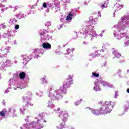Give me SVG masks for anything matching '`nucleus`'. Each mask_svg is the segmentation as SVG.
Instances as JSON below:
<instances>
[{
    "instance_id": "obj_28",
    "label": "nucleus",
    "mask_w": 129,
    "mask_h": 129,
    "mask_svg": "<svg viewBox=\"0 0 129 129\" xmlns=\"http://www.w3.org/2000/svg\"><path fill=\"white\" fill-rule=\"evenodd\" d=\"M33 52L34 53V54H39V53H40V50L39 49H33Z\"/></svg>"
},
{
    "instance_id": "obj_14",
    "label": "nucleus",
    "mask_w": 129,
    "mask_h": 129,
    "mask_svg": "<svg viewBox=\"0 0 129 129\" xmlns=\"http://www.w3.org/2000/svg\"><path fill=\"white\" fill-rule=\"evenodd\" d=\"M42 47L46 50H50L51 49V44L48 43H44L42 44Z\"/></svg>"
},
{
    "instance_id": "obj_36",
    "label": "nucleus",
    "mask_w": 129,
    "mask_h": 129,
    "mask_svg": "<svg viewBox=\"0 0 129 129\" xmlns=\"http://www.w3.org/2000/svg\"><path fill=\"white\" fill-rule=\"evenodd\" d=\"M0 27H2V28L3 29H6V28H7V26H6V25H4V24H1V25H0Z\"/></svg>"
},
{
    "instance_id": "obj_24",
    "label": "nucleus",
    "mask_w": 129,
    "mask_h": 129,
    "mask_svg": "<svg viewBox=\"0 0 129 129\" xmlns=\"http://www.w3.org/2000/svg\"><path fill=\"white\" fill-rule=\"evenodd\" d=\"M18 18L19 19H25V15L20 13L18 15Z\"/></svg>"
},
{
    "instance_id": "obj_21",
    "label": "nucleus",
    "mask_w": 129,
    "mask_h": 129,
    "mask_svg": "<svg viewBox=\"0 0 129 129\" xmlns=\"http://www.w3.org/2000/svg\"><path fill=\"white\" fill-rule=\"evenodd\" d=\"M57 128H59V129L65 128V122L61 123L60 125L57 126Z\"/></svg>"
},
{
    "instance_id": "obj_58",
    "label": "nucleus",
    "mask_w": 129,
    "mask_h": 129,
    "mask_svg": "<svg viewBox=\"0 0 129 129\" xmlns=\"http://www.w3.org/2000/svg\"><path fill=\"white\" fill-rule=\"evenodd\" d=\"M103 33H104V30H102V31H101V34H103Z\"/></svg>"
},
{
    "instance_id": "obj_39",
    "label": "nucleus",
    "mask_w": 129,
    "mask_h": 129,
    "mask_svg": "<svg viewBox=\"0 0 129 129\" xmlns=\"http://www.w3.org/2000/svg\"><path fill=\"white\" fill-rule=\"evenodd\" d=\"M43 8H47V3H44L43 4Z\"/></svg>"
},
{
    "instance_id": "obj_52",
    "label": "nucleus",
    "mask_w": 129,
    "mask_h": 129,
    "mask_svg": "<svg viewBox=\"0 0 129 129\" xmlns=\"http://www.w3.org/2000/svg\"><path fill=\"white\" fill-rule=\"evenodd\" d=\"M74 10H76V9L72 10L71 12V14H72V13H74Z\"/></svg>"
},
{
    "instance_id": "obj_55",
    "label": "nucleus",
    "mask_w": 129,
    "mask_h": 129,
    "mask_svg": "<svg viewBox=\"0 0 129 129\" xmlns=\"http://www.w3.org/2000/svg\"><path fill=\"white\" fill-rule=\"evenodd\" d=\"M6 102H5V101L2 102V104H3V105H5Z\"/></svg>"
},
{
    "instance_id": "obj_11",
    "label": "nucleus",
    "mask_w": 129,
    "mask_h": 129,
    "mask_svg": "<svg viewBox=\"0 0 129 129\" xmlns=\"http://www.w3.org/2000/svg\"><path fill=\"white\" fill-rule=\"evenodd\" d=\"M41 35H43V36H41V38H44L45 40H49L50 39V35H48V32L46 31H43L42 33H41Z\"/></svg>"
},
{
    "instance_id": "obj_32",
    "label": "nucleus",
    "mask_w": 129,
    "mask_h": 129,
    "mask_svg": "<svg viewBox=\"0 0 129 129\" xmlns=\"http://www.w3.org/2000/svg\"><path fill=\"white\" fill-rule=\"evenodd\" d=\"M45 26L46 27H50L51 26V22H47L45 23Z\"/></svg>"
},
{
    "instance_id": "obj_6",
    "label": "nucleus",
    "mask_w": 129,
    "mask_h": 129,
    "mask_svg": "<svg viewBox=\"0 0 129 129\" xmlns=\"http://www.w3.org/2000/svg\"><path fill=\"white\" fill-rule=\"evenodd\" d=\"M122 37H124V44L125 47H127L129 45V37L126 33H122L121 34Z\"/></svg>"
},
{
    "instance_id": "obj_18",
    "label": "nucleus",
    "mask_w": 129,
    "mask_h": 129,
    "mask_svg": "<svg viewBox=\"0 0 129 129\" xmlns=\"http://www.w3.org/2000/svg\"><path fill=\"white\" fill-rule=\"evenodd\" d=\"M113 55H114V56H115L117 58H119V57H120V56H121V54L120 53H119L118 52H117V51H116V50H114L113 51Z\"/></svg>"
},
{
    "instance_id": "obj_3",
    "label": "nucleus",
    "mask_w": 129,
    "mask_h": 129,
    "mask_svg": "<svg viewBox=\"0 0 129 129\" xmlns=\"http://www.w3.org/2000/svg\"><path fill=\"white\" fill-rule=\"evenodd\" d=\"M72 78H73V77L71 75H69L68 79L64 81L62 86L60 88V90L61 91L62 93H66L67 89L70 87L71 84H73V81L72 80Z\"/></svg>"
},
{
    "instance_id": "obj_56",
    "label": "nucleus",
    "mask_w": 129,
    "mask_h": 129,
    "mask_svg": "<svg viewBox=\"0 0 129 129\" xmlns=\"http://www.w3.org/2000/svg\"><path fill=\"white\" fill-rule=\"evenodd\" d=\"M14 62L15 64H17L18 63V60H15Z\"/></svg>"
},
{
    "instance_id": "obj_53",
    "label": "nucleus",
    "mask_w": 129,
    "mask_h": 129,
    "mask_svg": "<svg viewBox=\"0 0 129 129\" xmlns=\"http://www.w3.org/2000/svg\"><path fill=\"white\" fill-rule=\"evenodd\" d=\"M126 91H127V93H129V88L127 89Z\"/></svg>"
},
{
    "instance_id": "obj_48",
    "label": "nucleus",
    "mask_w": 129,
    "mask_h": 129,
    "mask_svg": "<svg viewBox=\"0 0 129 129\" xmlns=\"http://www.w3.org/2000/svg\"><path fill=\"white\" fill-rule=\"evenodd\" d=\"M2 66L3 68L6 67V64H5L4 62H3V64H2Z\"/></svg>"
},
{
    "instance_id": "obj_30",
    "label": "nucleus",
    "mask_w": 129,
    "mask_h": 129,
    "mask_svg": "<svg viewBox=\"0 0 129 129\" xmlns=\"http://www.w3.org/2000/svg\"><path fill=\"white\" fill-rule=\"evenodd\" d=\"M43 114H44V113H40V114L38 115V117L36 118H42V117H43Z\"/></svg>"
},
{
    "instance_id": "obj_41",
    "label": "nucleus",
    "mask_w": 129,
    "mask_h": 129,
    "mask_svg": "<svg viewBox=\"0 0 129 129\" xmlns=\"http://www.w3.org/2000/svg\"><path fill=\"white\" fill-rule=\"evenodd\" d=\"M67 53H68V54H70V52H71V49H68L67 50Z\"/></svg>"
},
{
    "instance_id": "obj_5",
    "label": "nucleus",
    "mask_w": 129,
    "mask_h": 129,
    "mask_svg": "<svg viewBox=\"0 0 129 129\" xmlns=\"http://www.w3.org/2000/svg\"><path fill=\"white\" fill-rule=\"evenodd\" d=\"M49 96L53 100H59L60 98L62 97L58 91H56L52 88L50 89L49 91Z\"/></svg>"
},
{
    "instance_id": "obj_37",
    "label": "nucleus",
    "mask_w": 129,
    "mask_h": 129,
    "mask_svg": "<svg viewBox=\"0 0 129 129\" xmlns=\"http://www.w3.org/2000/svg\"><path fill=\"white\" fill-rule=\"evenodd\" d=\"M25 110H26V109H25V108H23V109L20 108V111H21V114H23V111Z\"/></svg>"
},
{
    "instance_id": "obj_13",
    "label": "nucleus",
    "mask_w": 129,
    "mask_h": 129,
    "mask_svg": "<svg viewBox=\"0 0 129 129\" xmlns=\"http://www.w3.org/2000/svg\"><path fill=\"white\" fill-rule=\"evenodd\" d=\"M76 12H77V10L76 9H75L73 13L69 14V15L67 17V20L71 21V20H72V17L74 16V14H75Z\"/></svg>"
},
{
    "instance_id": "obj_2",
    "label": "nucleus",
    "mask_w": 129,
    "mask_h": 129,
    "mask_svg": "<svg viewBox=\"0 0 129 129\" xmlns=\"http://www.w3.org/2000/svg\"><path fill=\"white\" fill-rule=\"evenodd\" d=\"M84 34H87L89 33V35L92 38H97V37H102V34H97L96 32L94 31V28L91 25H88V26L84 28L83 29Z\"/></svg>"
},
{
    "instance_id": "obj_50",
    "label": "nucleus",
    "mask_w": 129,
    "mask_h": 129,
    "mask_svg": "<svg viewBox=\"0 0 129 129\" xmlns=\"http://www.w3.org/2000/svg\"><path fill=\"white\" fill-rule=\"evenodd\" d=\"M99 104H101V105H102V104H103V102L101 101V102H99Z\"/></svg>"
},
{
    "instance_id": "obj_26",
    "label": "nucleus",
    "mask_w": 129,
    "mask_h": 129,
    "mask_svg": "<svg viewBox=\"0 0 129 129\" xmlns=\"http://www.w3.org/2000/svg\"><path fill=\"white\" fill-rule=\"evenodd\" d=\"M6 116V113L5 112V111H1L0 112V117L1 116L5 117Z\"/></svg>"
},
{
    "instance_id": "obj_64",
    "label": "nucleus",
    "mask_w": 129,
    "mask_h": 129,
    "mask_svg": "<svg viewBox=\"0 0 129 129\" xmlns=\"http://www.w3.org/2000/svg\"><path fill=\"white\" fill-rule=\"evenodd\" d=\"M14 44H16V41H14Z\"/></svg>"
},
{
    "instance_id": "obj_49",
    "label": "nucleus",
    "mask_w": 129,
    "mask_h": 129,
    "mask_svg": "<svg viewBox=\"0 0 129 129\" xmlns=\"http://www.w3.org/2000/svg\"><path fill=\"white\" fill-rule=\"evenodd\" d=\"M103 67H105L106 66V62H105L103 63V65H102Z\"/></svg>"
},
{
    "instance_id": "obj_35",
    "label": "nucleus",
    "mask_w": 129,
    "mask_h": 129,
    "mask_svg": "<svg viewBox=\"0 0 129 129\" xmlns=\"http://www.w3.org/2000/svg\"><path fill=\"white\" fill-rule=\"evenodd\" d=\"M108 84V83H106L105 82H103L102 83V85L103 86H106V85H107Z\"/></svg>"
},
{
    "instance_id": "obj_16",
    "label": "nucleus",
    "mask_w": 129,
    "mask_h": 129,
    "mask_svg": "<svg viewBox=\"0 0 129 129\" xmlns=\"http://www.w3.org/2000/svg\"><path fill=\"white\" fill-rule=\"evenodd\" d=\"M94 90L95 91H100V88L99 85L97 84V83H95V86L94 87Z\"/></svg>"
},
{
    "instance_id": "obj_46",
    "label": "nucleus",
    "mask_w": 129,
    "mask_h": 129,
    "mask_svg": "<svg viewBox=\"0 0 129 129\" xmlns=\"http://www.w3.org/2000/svg\"><path fill=\"white\" fill-rule=\"evenodd\" d=\"M115 98H116V97H117V96H118V94H117V92H115Z\"/></svg>"
},
{
    "instance_id": "obj_51",
    "label": "nucleus",
    "mask_w": 129,
    "mask_h": 129,
    "mask_svg": "<svg viewBox=\"0 0 129 129\" xmlns=\"http://www.w3.org/2000/svg\"><path fill=\"white\" fill-rule=\"evenodd\" d=\"M117 72H118V73H121V70H118Z\"/></svg>"
},
{
    "instance_id": "obj_60",
    "label": "nucleus",
    "mask_w": 129,
    "mask_h": 129,
    "mask_svg": "<svg viewBox=\"0 0 129 129\" xmlns=\"http://www.w3.org/2000/svg\"><path fill=\"white\" fill-rule=\"evenodd\" d=\"M10 8H11V9H13V6H10Z\"/></svg>"
},
{
    "instance_id": "obj_10",
    "label": "nucleus",
    "mask_w": 129,
    "mask_h": 129,
    "mask_svg": "<svg viewBox=\"0 0 129 129\" xmlns=\"http://www.w3.org/2000/svg\"><path fill=\"white\" fill-rule=\"evenodd\" d=\"M122 8H123V5L116 4L115 5H114L113 9V10H114L115 12H118V11H119V10H121Z\"/></svg>"
},
{
    "instance_id": "obj_33",
    "label": "nucleus",
    "mask_w": 129,
    "mask_h": 129,
    "mask_svg": "<svg viewBox=\"0 0 129 129\" xmlns=\"http://www.w3.org/2000/svg\"><path fill=\"white\" fill-rule=\"evenodd\" d=\"M55 12L58 13V12H60V7H55Z\"/></svg>"
},
{
    "instance_id": "obj_63",
    "label": "nucleus",
    "mask_w": 129,
    "mask_h": 129,
    "mask_svg": "<svg viewBox=\"0 0 129 129\" xmlns=\"http://www.w3.org/2000/svg\"><path fill=\"white\" fill-rule=\"evenodd\" d=\"M127 72H128V73H129V70H128L127 71Z\"/></svg>"
},
{
    "instance_id": "obj_4",
    "label": "nucleus",
    "mask_w": 129,
    "mask_h": 129,
    "mask_svg": "<svg viewBox=\"0 0 129 129\" xmlns=\"http://www.w3.org/2000/svg\"><path fill=\"white\" fill-rule=\"evenodd\" d=\"M47 122L46 120H45L43 119H38L37 122L33 121L29 124H24L23 125V127H21V129L35 128V127H36V125H38L39 122H40V123L42 124L43 122Z\"/></svg>"
},
{
    "instance_id": "obj_25",
    "label": "nucleus",
    "mask_w": 129,
    "mask_h": 129,
    "mask_svg": "<svg viewBox=\"0 0 129 129\" xmlns=\"http://www.w3.org/2000/svg\"><path fill=\"white\" fill-rule=\"evenodd\" d=\"M100 7L102 9H104L105 8H107V4H101Z\"/></svg>"
},
{
    "instance_id": "obj_23",
    "label": "nucleus",
    "mask_w": 129,
    "mask_h": 129,
    "mask_svg": "<svg viewBox=\"0 0 129 129\" xmlns=\"http://www.w3.org/2000/svg\"><path fill=\"white\" fill-rule=\"evenodd\" d=\"M6 66H11L12 65V60L11 59H7L5 62Z\"/></svg>"
},
{
    "instance_id": "obj_17",
    "label": "nucleus",
    "mask_w": 129,
    "mask_h": 129,
    "mask_svg": "<svg viewBox=\"0 0 129 129\" xmlns=\"http://www.w3.org/2000/svg\"><path fill=\"white\" fill-rule=\"evenodd\" d=\"M114 37L116 38L117 40H120L122 38V36L121 35L117 34V33L115 31L114 32Z\"/></svg>"
},
{
    "instance_id": "obj_9",
    "label": "nucleus",
    "mask_w": 129,
    "mask_h": 129,
    "mask_svg": "<svg viewBox=\"0 0 129 129\" xmlns=\"http://www.w3.org/2000/svg\"><path fill=\"white\" fill-rule=\"evenodd\" d=\"M22 57H23V60L24 61L23 62V64L24 65H26V64H27V63H28V61H30L31 60V59H32V58H31V57L29 56H27L26 55H21Z\"/></svg>"
},
{
    "instance_id": "obj_59",
    "label": "nucleus",
    "mask_w": 129,
    "mask_h": 129,
    "mask_svg": "<svg viewBox=\"0 0 129 129\" xmlns=\"http://www.w3.org/2000/svg\"><path fill=\"white\" fill-rule=\"evenodd\" d=\"M1 11H2L4 13V12H5V9H2Z\"/></svg>"
},
{
    "instance_id": "obj_12",
    "label": "nucleus",
    "mask_w": 129,
    "mask_h": 129,
    "mask_svg": "<svg viewBox=\"0 0 129 129\" xmlns=\"http://www.w3.org/2000/svg\"><path fill=\"white\" fill-rule=\"evenodd\" d=\"M33 97V95L32 94V93L29 92L27 93V96H25L23 97V101H25V100H26V99L30 100L31 99V98Z\"/></svg>"
},
{
    "instance_id": "obj_1",
    "label": "nucleus",
    "mask_w": 129,
    "mask_h": 129,
    "mask_svg": "<svg viewBox=\"0 0 129 129\" xmlns=\"http://www.w3.org/2000/svg\"><path fill=\"white\" fill-rule=\"evenodd\" d=\"M113 108V105H111V101H106L102 107L100 109V114H106L109 113Z\"/></svg>"
},
{
    "instance_id": "obj_61",
    "label": "nucleus",
    "mask_w": 129,
    "mask_h": 129,
    "mask_svg": "<svg viewBox=\"0 0 129 129\" xmlns=\"http://www.w3.org/2000/svg\"><path fill=\"white\" fill-rule=\"evenodd\" d=\"M93 24H94V25H95V24H96V22H94V23H93Z\"/></svg>"
},
{
    "instance_id": "obj_29",
    "label": "nucleus",
    "mask_w": 129,
    "mask_h": 129,
    "mask_svg": "<svg viewBox=\"0 0 129 129\" xmlns=\"http://www.w3.org/2000/svg\"><path fill=\"white\" fill-rule=\"evenodd\" d=\"M92 75L93 76H95V77H99V74H98L96 73H93Z\"/></svg>"
},
{
    "instance_id": "obj_20",
    "label": "nucleus",
    "mask_w": 129,
    "mask_h": 129,
    "mask_svg": "<svg viewBox=\"0 0 129 129\" xmlns=\"http://www.w3.org/2000/svg\"><path fill=\"white\" fill-rule=\"evenodd\" d=\"M47 107L49 108H50V109H52V108H54V104H53V102H52L50 101H49L48 103Z\"/></svg>"
},
{
    "instance_id": "obj_19",
    "label": "nucleus",
    "mask_w": 129,
    "mask_h": 129,
    "mask_svg": "<svg viewBox=\"0 0 129 129\" xmlns=\"http://www.w3.org/2000/svg\"><path fill=\"white\" fill-rule=\"evenodd\" d=\"M92 112L93 114H95L96 115H99V114H100V111L97 109L92 110Z\"/></svg>"
},
{
    "instance_id": "obj_22",
    "label": "nucleus",
    "mask_w": 129,
    "mask_h": 129,
    "mask_svg": "<svg viewBox=\"0 0 129 129\" xmlns=\"http://www.w3.org/2000/svg\"><path fill=\"white\" fill-rule=\"evenodd\" d=\"M19 77L21 79H24L26 77V74L24 72L21 73L19 75Z\"/></svg>"
},
{
    "instance_id": "obj_15",
    "label": "nucleus",
    "mask_w": 129,
    "mask_h": 129,
    "mask_svg": "<svg viewBox=\"0 0 129 129\" xmlns=\"http://www.w3.org/2000/svg\"><path fill=\"white\" fill-rule=\"evenodd\" d=\"M65 115H66V114H63V112H60L59 117H62V116H64L62 119V120L64 121V122L67 121V117H65Z\"/></svg>"
},
{
    "instance_id": "obj_57",
    "label": "nucleus",
    "mask_w": 129,
    "mask_h": 129,
    "mask_svg": "<svg viewBox=\"0 0 129 129\" xmlns=\"http://www.w3.org/2000/svg\"><path fill=\"white\" fill-rule=\"evenodd\" d=\"M15 10H17V9H18V6L15 7Z\"/></svg>"
},
{
    "instance_id": "obj_45",
    "label": "nucleus",
    "mask_w": 129,
    "mask_h": 129,
    "mask_svg": "<svg viewBox=\"0 0 129 129\" xmlns=\"http://www.w3.org/2000/svg\"><path fill=\"white\" fill-rule=\"evenodd\" d=\"M19 28H20V26L18 25H16L15 26V29L16 30H18V29H19Z\"/></svg>"
},
{
    "instance_id": "obj_42",
    "label": "nucleus",
    "mask_w": 129,
    "mask_h": 129,
    "mask_svg": "<svg viewBox=\"0 0 129 129\" xmlns=\"http://www.w3.org/2000/svg\"><path fill=\"white\" fill-rule=\"evenodd\" d=\"M12 23H13V24H16V23H17V20L16 19H14L12 20Z\"/></svg>"
},
{
    "instance_id": "obj_44",
    "label": "nucleus",
    "mask_w": 129,
    "mask_h": 129,
    "mask_svg": "<svg viewBox=\"0 0 129 129\" xmlns=\"http://www.w3.org/2000/svg\"><path fill=\"white\" fill-rule=\"evenodd\" d=\"M53 110H54V111H55V112H57V111H60V108H57V110L56 109H53Z\"/></svg>"
},
{
    "instance_id": "obj_8",
    "label": "nucleus",
    "mask_w": 129,
    "mask_h": 129,
    "mask_svg": "<svg viewBox=\"0 0 129 129\" xmlns=\"http://www.w3.org/2000/svg\"><path fill=\"white\" fill-rule=\"evenodd\" d=\"M8 113L10 116H17L16 114V109H15V108H10L9 109Z\"/></svg>"
},
{
    "instance_id": "obj_54",
    "label": "nucleus",
    "mask_w": 129,
    "mask_h": 129,
    "mask_svg": "<svg viewBox=\"0 0 129 129\" xmlns=\"http://www.w3.org/2000/svg\"><path fill=\"white\" fill-rule=\"evenodd\" d=\"M61 28H62V25H59V27H58V29H61Z\"/></svg>"
},
{
    "instance_id": "obj_43",
    "label": "nucleus",
    "mask_w": 129,
    "mask_h": 129,
    "mask_svg": "<svg viewBox=\"0 0 129 129\" xmlns=\"http://www.w3.org/2000/svg\"><path fill=\"white\" fill-rule=\"evenodd\" d=\"M107 86H108V87H113V86L112 85H110V84L108 83V84L107 85Z\"/></svg>"
},
{
    "instance_id": "obj_27",
    "label": "nucleus",
    "mask_w": 129,
    "mask_h": 129,
    "mask_svg": "<svg viewBox=\"0 0 129 129\" xmlns=\"http://www.w3.org/2000/svg\"><path fill=\"white\" fill-rule=\"evenodd\" d=\"M41 81H42L43 84H44V83H46L47 82V80H46V77L42 78L41 79Z\"/></svg>"
},
{
    "instance_id": "obj_7",
    "label": "nucleus",
    "mask_w": 129,
    "mask_h": 129,
    "mask_svg": "<svg viewBox=\"0 0 129 129\" xmlns=\"http://www.w3.org/2000/svg\"><path fill=\"white\" fill-rule=\"evenodd\" d=\"M10 47H7V48H3L0 50V56L1 57H7V54L9 52V49Z\"/></svg>"
},
{
    "instance_id": "obj_31",
    "label": "nucleus",
    "mask_w": 129,
    "mask_h": 129,
    "mask_svg": "<svg viewBox=\"0 0 129 129\" xmlns=\"http://www.w3.org/2000/svg\"><path fill=\"white\" fill-rule=\"evenodd\" d=\"M103 52H104V50L103 49H101V50H98V55H101V54H102V53H103Z\"/></svg>"
},
{
    "instance_id": "obj_38",
    "label": "nucleus",
    "mask_w": 129,
    "mask_h": 129,
    "mask_svg": "<svg viewBox=\"0 0 129 129\" xmlns=\"http://www.w3.org/2000/svg\"><path fill=\"white\" fill-rule=\"evenodd\" d=\"M9 88L11 89L12 88V87H9L8 88V89H7V90L5 91V93H9Z\"/></svg>"
},
{
    "instance_id": "obj_62",
    "label": "nucleus",
    "mask_w": 129,
    "mask_h": 129,
    "mask_svg": "<svg viewBox=\"0 0 129 129\" xmlns=\"http://www.w3.org/2000/svg\"><path fill=\"white\" fill-rule=\"evenodd\" d=\"M117 2H120V0H116Z\"/></svg>"
},
{
    "instance_id": "obj_47",
    "label": "nucleus",
    "mask_w": 129,
    "mask_h": 129,
    "mask_svg": "<svg viewBox=\"0 0 129 129\" xmlns=\"http://www.w3.org/2000/svg\"><path fill=\"white\" fill-rule=\"evenodd\" d=\"M83 44H84V45H88V43L87 42L84 41V42H83Z\"/></svg>"
},
{
    "instance_id": "obj_40",
    "label": "nucleus",
    "mask_w": 129,
    "mask_h": 129,
    "mask_svg": "<svg viewBox=\"0 0 129 129\" xmlns=\"http://www.w3.org/2000/svg\"><path fill=\"white\" fill-rule=\"evenodd\" d=\"M80 102H80V101H77V102H75V105H78V104H79V103H80Z\"/></svg>"
},
{
    "instance_id": "obj_34",
    "label": "nucleus",
    "mask_w": 129,
    "mask_h": 129,
    "mask_svg": "<svg viewBox=\"0 0 129 129\" xmlns=\"http://www.w3.org/2000/svg\"><path fill=\"white\" fill-rule=\"evenodd\" d=\"M26 105L27 106H29V105H30V106H33V104L32 103H29L28 102H27L26 103Z\"/></svg>"
}]
</instances>
